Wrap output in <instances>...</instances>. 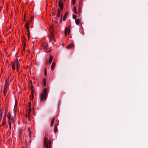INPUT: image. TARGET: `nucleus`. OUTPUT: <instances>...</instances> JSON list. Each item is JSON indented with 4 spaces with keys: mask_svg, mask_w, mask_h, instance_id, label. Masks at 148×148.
Wrapping results in <instances>:
<instances>
[{
    "mask_svg": "<svg viewBox=\"0 0 148 148\" xmlns=\"http://www.w3.org/2000/svg\"><path fill=\"white\" fill-rule=\"evenodd\" d=\"M48 90L46 88H45L43 90L42 93L41 94L40 97V101H42L44 100H45L47 98Z\"/></svg>",
    "mask_w": 148,
    "mask_h": 148,
    "instance_id": "f257e3e1",
    "label": "nucleus"
},
{
    "mask_svg": "<svg viewBox=\"0 0 148 148\" xmlns=\"http://www.w3.org/2000/svg\"><path fill=\"white\" fill-rule=\"evenodd\" d=\"M48 139L45 137L43 141V146L45 147V148H48Z\"/></svg>",
    "mask_w": 148,
    "mask_h": 148,
    "instance_id": "f03ea898",
    "label": "nucleus"
},
{
    "mask_svg": "<svg viewBox=\"0 0 148 148\" xmlns=\"http://www.w3.org/2000/svg\"><path fill=\"white\" fill-rule=\"evenodd\" d=\"M10 84L9 82V77L6 79L5 80V83L4 85V88H6L8 89L9 86Z\"/></svg>",
    "mask_w": 148,
    "mask_h": 148,
    "instance_id": "7ed1b4c3",
    "label": "nucleus"
},
{
    "mask_svg": "<svg viewBox=\"0 0 148 148\" xmlns=\"http://www.w3.org/2000/svg\"><path fill=\"white\" fill-rule=\"evenodd\" d=\"M58 5L60 7V10H62L63 9L64 5L63 3L61 1H58Z\"/></svg>",
    "mask_w": 148,
    "mask_h": 148,
    "instance_id": "20e7f679",
    "label": "nucleus"
},
{
    "mask_svg": "<svg viewBox=\"0 0 148 148\" xmlns=\"http://www.w3.org/2000/svg\"><path fill=\"white\" fill-rule=\"evenodd\" d=\"M50 41L51 42L52 41V40H54L55 39V36L50 31Z\"/></svg>",
    "mask_w": 148,
    "mask_h": 148,
    "instance_id": "39448f33",
    "label": "nucleus"
},
{
    "mask_svg": "<svg viewBox=\"0 0 148 148\" xmlns=\"http://www.w3.org/2000/svg\"><path fill=\"white\" fill-rule=\"evenodd\" d=\"M42 87L44 88L46 86V79L45 78H43L42 80Z\"/></svg>",
    "mask_w": 148,
    "mask_h": 148,
    "instance_id": "423d86ee",
    "label": "nucleus"
},
{
    "mask_svg": "<svg viewBox=\"0 0 148 148\" xmlns=\"http://www.w3.org/2000/svg\"><path fill=\"white\" fill-rule=\"evenodd\" d=\"M68 32V34H69L70 33V28H69V29L67 27H66L65 28V36H66L67 34V33Z\"/></svg>",
    "mask_w": 148,
    "mask_h": 148,
    "instance_id": "0eeeda50",
    "label": "nucleus"
},
{
    "mask_svg": "<svg viewBox=\"0 0 148 148\" xmlns=\"http://www.w3.org/2000/svg\"><path fill=\"white\" fill-rule=\"evenodd\" d=\"M42 43L43 44L42 47L43 48V49L45 50L47 47H48V44L47 43H44V42H42Z\"/></svg>",
    "mask_w": 148,
    "mask_h": 148,
    "instance_id": "6e6552de",
    "label": "nucleus"
},
{
    "mask_svg": "<svg viewBox=\"0 0 148 148\" xmlns=\"http://www.w3.org/2000/svg\"><path fill=\"white\" fill-rule=\"evenodd\" d=\"M68 14H69V12L68 11H67L65 12V13L64 14V16H63V21H64L65 20L67 17V16Z\"/></svg>",
    "mask_w": 148,
    "mask_h": 148,
    "instance_id": "1a4fd4ad",
    "label": "nucleus"
},
{
    "mask_svg": "<svg viewBox=\"0 0 148 148\" xmlns=\"http://www.w3.org/2000/svg\"><path fill=\"white\" fill-rule=\"evenodd\" d=\"M61 10L59 9L58 8L57 12H58L56 14V16L58 18L60 16V14L61 13Z\"/></svg>",
    "mask_w": 148,
    "mask_h": 148,
    "instance_id": "9d476101",
    "label": "nucleus"
},
{
    "mask_svg": "<svg viewBox=\"0 0 148 148\" xmlns=\"http://www.w3.org/2000/svg\"><path fill=\"white\" fill-rule=\"evenodd\" d=\"M19 137L20 139V140H21V141L22 140V139H23V134H22V132L21 131H20L19 132Z\"/></svg>",
    "mask_w": 148,
    "mask_h": 148,
    "instance_id": "9b49d317",
    "label": "nucleus"
},
{
    "mask_svg": "<svg viewBox=\"0 0 148 148\" xmlns=\"http://www.w3.org/2000/svg\"><path fill=\"white\" fill-rule=\"evenodd\" d=\"M56 64V63L54 62H53L51 66V69L52 70H54Z\"/></svg>",
    "mask_w": 148,
    "mask_h": 148,
    "instance_id": "f8f14e48",
    "label": "nucleus"
},
{
    "mask_svg": "<svg viewBox=\"0 0 148 148\" xmlns=\"http://www.w3.org/2000/svg\"><path fill=\"white\" fill-rule=\"evenodd\" d=\"M74 45L73 43H71L67 47V49H71L73 47Z\"/></svg>",
    "mask_w": 148,
    "mask_h": 148,
    "instance_id": "ddd939ff",
    "label": "nucleus"
},
{
    "mask_svg": "<svg viewBox=\"0 0 148 148\" xmlns=\"http://www.w3.org/2000/svg\"><path fill=\"white\" fill-rule=\"evenodd\" d=\"M6 118L5 117H4L2 121V125L4 126L6 124Z\"/></svg>",
    "mask_w": 148,
    "mask_h": 148,
    "instance_id": "4468645a",
    "label": "nucleus"
},
{
    "mask_svg": "<svg viewBox=\"0 0 148 148\" xmlns=\"http://www.w3.org/2000/svg\"><path fill=\"white\" fill-rule=\"evenodd\" d=\"M53 59V56L52 55H51L50 56L49 61H48V63H49L50 64L51 63V62Z\"/></svg>",
    "mask_w": 148,
    "mask_h": 148,
    "instance_id": "2eb2a0df",
    "label": "nucleus"
},
{
    "mask_svg": "<svg viewBox=\"0 0 148 148\" xmlns=\"http://www.w3.org/2000/svg\"><path fill=\"white\" fill-rule=\"evenodd\" d=\"M28 132H29V137L30 138L31 136V135H32V131L31 130L30 127H28Z\"/></svg>",
    "mask_w": 148,
    "mask_h": 148,
    "instance_id": "dca6fc26",
    "label": "nucleus"
},
{
    "mask_svg": "<svg viewBox=\"0 0 148 148\" xmlns=\"http://www.w3.org/2000/svg\"><path fill=\"white\" fill-rule=\"evenodd\" d=\"M80 20L79 18L76 19L75 20V22L77 25H79L80 23Z\"/></svg>",
    "mask_w": 148,
    "mask_h": 148,
    "instance_id": "f3484780",
    "label": "nucleus"
},
{
    "mask_svg": "<svg viewBox=\"0 0 148 148\" xmlns=\"http://www.w3.org/2000/svg\"><path fill=\"white\" fill-rule=\"evenodd\" d=\"M55 118H53L52 119V120H51V125H50L51 127H52L53 126V123H54V121L55 120Z\"/></svg>",
    "mask_w": 148,
    "mask_h": 148,
    "instance_id": "a211bd4d",
    "label": "nucleus"
},
{
    "mask_svg": "<svg viewBox=\"0 0 148 148\" xmlns=\"http://www.w3.org/2000/svg\"><path fill=\"white\" fill-rule=\"evenodd\" d=\"M7 88H4V89L3 90V93H4V96H5L6 95V94L7 93Z\"/></svg>",
    "mask_w": 148,
    "mask_h": 148,
    "instance_id": "6ab92c4d",
    "label": "nucleus"
},
{
    "mask_svg": "<svg viewBox=\"0 0 148 148\" xmlns=\"http://www.w3.org/2000/svg\"><path fill=\"white\" fill-rule=\"evenodd\" d=\"M12 68L14 71L15 70V65L14 64V62H12Z\"/></svg>",
    "mask_w": 148,
    "mask_h": 148,
    "instance_id": "aec40b11",
    "label": "nucleus"
},
{
    "mask_svg": "<svg viewBox=\"0 0 148 148\" xmlns=\"http://www.w3.org/2000/svg\"><path fill=\"white\" fill-rule=\"evenodd\" d=\"M14 64H15L16 65L17 64H19V61L18 60V59L17 58H16L15 60V61L14 62Z\"/></svg>",
    "mask_w": 148,
    "mask_h": 148,
    "instance_id": "412c9836",
    "label": "nucleus"
},
{
    "mask_svg": "<svg viewBox=\"0 0 148 148\" xmlns=\"http://www.w3.org/2000/svg\"><path fill=\"white\" fill-rule=\"evenodd\" d=\"M8 111V110L7 108H6L5 110L4 113V117H5L6 118V116L7 113Z\"/></svg>",
    "mask_w": 148,
    "mask_h": 148,
    "instance_id": "4be33fe9",
    "label": "nucleus"
},
{
    "mask_svg": "<svg viewBox=\"0 0 148 148\" xmlns=\"http://www.w3.org/2000/svg\"><path fill=\"white\" fill-rule=\"evenodd\" d=\"M7 118L8 119V120H11V114L10 112L8 114Z\"/></svg>",
    "mask_w": 148,
    "mask_h": 148,
    "instance_id": "5701e85b",
    "label": "nucleus"
},
{
    "mask_svg": "<svg viewBox=\"0 0 148 148\" xmlns=\"http://www.w3.org/2000/svg\"><path fill=\"white\" fill-rule=\"evenodd\" d=\"M54 132L55 133H56L57 132V131L58 130L57 127V126H55L54 127Z\"/></svg>",
    "mask_w": 148,
    "mask_h": 148,
    "instance_id": "b1692460",
    "label": "nucleus"
},
{
    "mask_svg": "<svg viewBox=\"0 0 148 148\" xmlns=\"http://www.w3.org/2000/svg\"><path fill=\"white\" fill-rule=\"evenodd\" d=\"M30 22H29V20H27L25 23V26H28Z\"/></svg>",
    "mask_w": 148,
    "mask_h": 148,
    "instance_id": "393cba45",
    "label": "nucleus"
},
{
    "mask_svg": "<svg viewBox=\"0 0 148 148\" xmlns=\"http://www.w3.org/2000/svg\"><path fill=\"white\" fill-rule=\"evenodd\" d=\"M73 11L76 14H77V12L76 10V7L75 6L73 8Z\"/></svg>",
    "mask_w": 148,
    "mask_h": 148,
    "instance_id": "a878e982",
    "label": "nucleus"
},
{
    "mask_svg": "<svg viewBox=\"0 0 148 148\" xmlns=\"http://www.w3.org/2000/svg\"><path fill=\"white\" fill-rule=\"evenodd\" d=\"M28 111H29V113L28 112V114L29 115V116H28V118L29 119V114L30 113V112L31 111V107H29V109H28Z\"/></svg>",
    "mask_w": 148,
    "mask_h": 148,
    "instance_id": "bb28decb",
    "label": "nucleus"
},
{
    "mask_svg": "<svg viewBox=\"0 0 148 148\" xmlns=\"http://www.w3.org/2000/svg\"><path fill=\"white\" fill-rule=\"evenodd\" d=\"M78 12L79 13H81V7L80 6V5H79L78 8Z\"/></svg>",
    "mask_w": 148,
    "mask_h": 148,
    "instance_id": "cd10ccee",
    "label": "nucleus"
},
{
    "mask_svg": "<svg viewBox=\"0 0 148 148\" xmlns=\"http://www.w3.org/2000/svg\"><path fill=\"white\" fill-rule=\"evenodd\" d=\"M48 146H51V141L50 140H49L48 141Z\"/></svg>",
    "mask_w": 148,
    "mask_h": 148,
    "instance_id": "c85d7f7f",
    "label": "nucleus"
},
{
    "mask_svg": "<svg viewBox=\"0 0 148 148\" xmlns=\"http://www.w3.org/2000/svg\"><path fill=\"white\" fill-rule=\"evenodd\" d=\"M44 74L46 76H47V69L46 68L44 70Z\"/></svg>",
    "mask_w": 148,
    "mask_h": 148,
    "instance_id": "c756f323",
    "label": "nucleus"
},
{
    "mask_svg": "<svg viewBox=\"0 0 148 148\" xmlns=\"http://www.w3.org/2000/svg\"><path fill=\"white\" fill-rule=\"evenodd\" d=\"M34 86L33 84L31 85V87L30 88H29V90H34Z\"/></svg>",
    "mask_w": 148,
    "mask_h": 148,
    "instance_id": "7c9ffc66",
    "label": "nucleus"
},
{
    "mask_svg": "<svg viewBox=\"0 0 148 148\" xmlns=\"http://www.w3.org/2000/svg\"><path fill=\"white\" fill-rule=\"evenodd\" d=\"M17 105V99H15V103L14 105V108H15V107H16Z\"/></svg>",
    "mask_w": 148,
    "mask_h": 148,
    "instance_id": "2f4dec72",
    "label": "nucleus"
},
{
    "mask_svg": "<svg viewBox=\"0 0 148 148\" xmlns=\"http://www.w3.org/2000/svg\"><path fill=\"white\" fill-rule=\"evenodd\" d=\"M30 96L31 97V98H30V99L31 101H32L34 99V95H31Z\"/></svg>",
    "mask_w": 148,
    "mask_h": 148,
    "instance_id": "473e14b6",
    "label": "nucleus"
},
{
    "mask_svg": "<svg viewBox=\"0 0 148 148\" xmlns=\"http://www.w3.org/2000/svg\"><path fill=\"white\" fill-rule=\"evenodd\" d=\"M22 43H23V45H24V46H26V43L23 40H22Z\"/></svg>",
    "mask_w": 148,
    "mask_h": 148,
    "instance_id": "72a5a7b5",
    "label": "nucleus"
},
{
    "mask_svg": "<svg viewBox=\"0 0 148 148\" xmlns=\"http://www.w3.org/2000/svg\"><path fill=\"white\" fill-rule=\"evenodd\" d=\"M77 18V16L76 15H73V18L74 19H76V18Z\"/></svg>",
    "mask_w": 148,
    "mask_h": 148,
    "instance_id": "f704fd0d",
    "label": "nucleus"
},
{
    "mask_svg": "<svg viewBox=\"0 0 148 148\" xmlns=\"http://www.w3.org/2000/svg\"><path fill=\"white\" fill-rule=\"evenodd\" d=\"M34 16H33V17H31V18H30V19L29 21V22H30V23H31L32 22V20L34 18Z\"/></svg>",
    "mask_w": 148,
    "mask_h": 148,
    "instance_id": "c9c22d12",
    "label": "nucleus"
},
{
    "mask_svg": "<svg viewBox=\"0 0 148 148\" xmlns=\"http://www.w3.org/2000/svg\"><path fill=\"white\" fill-rule=\"evenodd\" d=\"M31 102H29L28 103V107L29 108L31 107Z\"/></svg>",
    "mask_w": 148,
    "mask_h": 148,
    "instance_id": "e433bc0d",
    "label": "nucleus"
},
{
    "mask_svg": "<svg viewBox=\"0 0 148 148\" xmlns=\"http://www.w3.org/2000/svg\"><path fill=\"white\" fill-rule=\"evenodd\" d=\"M16 111H17L16 110V109H15V108H14V113L15 116H16Z\"/></svg>",
    "mask_w": 148,
    "mask_h": 148,
    "instance_id": "4c0bfd02",
    "label": "nucleus"
},
{
    "mask_svg": "<svg viewBox=\"0 0 148 148\" xmlns=\"http://www.w3.org/2000/svg\"><path fill=\"white\" fill-rule=\"evenodd\" d=\"M56 13L55 12H53L52 13V16H56Z\"/></svg>",
    "mask_w": 148,
    "mask_h": 148,
    "instance_id": "58836bf2",
    "label": "nucleus"
},
{
    "mask_svg": "<svg viewBox=\"0 0 148 148\" xmlns=\"http://www.w3.org/2000/svg\"><path fill=\"white\" fill-rule=\"evenodd\" d=\"M8 124L9 125V126H11V120H8Z\"/></svg>",
    "mask_w": 148,
    "mask_h": 148,
    "instance_id": "ea45409f",
    "label": "nucleus"
},
{
    "mask_svg": "<svg viewBox=\"0 0 148 148\" xmlns=\"http://www.w3.org/2000/svg\"><path fill=\"white\" fill-rule=\"evenodd\" d=\"M32 90V91H31V95H34V90Z\"/></svg>",
    "mask_w": 148,
    "mask_h": 148,
    "instance_id": "a19ab883",
    "label": "nucleus"
},
{
    "mask_svg": "<svg viewBox=\"0 0 148 148\" xmlns=\"http://www.w3.org/2000/svg\"><path fill=\"white\" fill-rule=\"evenodd\" d=\"M62 16L61 15L60 19V23H61L62 21Z\"/></svg>",
    "mask_w": 148,
    "mask_h": 148,
    "instance_id": "79ce46f5",
    "label": "nucleus"
},
{
    "mask_svg": "<svg viewBox=\"0 0 148 148\" xmlns=\"http://www.w3.org/2000/svg\"><path fill=\"white\" fill-rule=\"evenodd\" d=\"M16 68H19L20 67V64H18L16 65Z\"/></svg>",
    "mask_w": 148,
    "mask_h": 148,
    "instance_id": "37998d69",
    "label": "nucleus"
},
{
    "mask_svg": "<svg viewBox=\"0 0 148 148\" xmlns=\"http://www.w3.org/2000/svg\"><path fill=\"white\" fill-rule=\"evenodd\" d=\"M27 34L28 35H30V32L29 30H27Z\"/></svg>",
    "mask_w": 148,
    "mask_h": 148,
    "instance_id": "c03bdc74",
    "label": "nucleus"
},
{
    "mask_svg": "<svg viewBox=\"0 0 148 148\" xmlns=\"http://www.w3.org/2000/svg\"><path fill=\"white\" fill-rule=\"evenodd\" d=\"M28 40H29L30 38V35H28Z\"/></svg>",
    "mask_w": 148,
    "mask_h": 148,
    "instance_id": "a18cd8bd",
    "label": "nucleus"
},
{
    "mask_svg": "<svg viewBox=\"0 0 148 148\" xmlns=\"http://www.w3.org/2000/svg\"><path fill=\"white\" fill-rule=\"evenodd\" d=\"M52 51V49H50L48 51H46V53H49V52H51V51Z\"/></svg>",
    "mask_w": 148,
    "mask_h": 148,
    "instance_id": "49530a36",
    "label": "nucleus"
},
{
    "mask_svg": "<svg viewBox=\"0 0 148 148\" xmlns=\"http://www.w3.org/2000/svg\"><path fill=\"white\" fill-rule=\"evenodd\" d=\"M25 47H26V46H24L23 47V51H25Z\"/></svg>",
    "mask_w": 148,
    "mask_h": 148,
    "instance_id": "de8ad7c7",
    "label": "nucleus"
},
{
    "mask_svg": "<svg viewBox=\"0 0 148 148\" xmlns=\"http://www.w3.org/2000/svg\"><path fill=\"white\" fill-rule=\"evenodd\" d=\"M25 27L26 28V29H27V30H28L29 29V26H25Z\"/></svg>",
    "mask_w": 148,
    "mask_h": 148,
    "instance_id": "09e8293b",
    "label": "nucleus"
},
{
    "mask_svg": "<svg viewBox=\"0 0 148 148\" xmlns=\"http://www.w3.org/2000/svg\"><path fill=\"white\" fill-rule=\"evenodd\" d=\"M23 38L24 39V40H26V38H25L24 35H23Z\"/></svg>",
    "mask_w": 148,
    "mask_h": 148,
    "instance_id": "8fccbe9b",
    "label": "nucleus"
},
{
    "mask_svg": "<svg viewBox=\"0 0 148 148\" xmlns=\"http://www.w3.org/2000/svg\"><path fill=\"white\" fill-rule=\"evenodd\" d=\"M29 81H30L29 84H31V85H32V81L31 80H30Z\"/></svg>",
    "mask_w": 148,
    "mask_h": 148,
    "instance_id": "3c124183",
    "label": "nucleus"
},
{
    "mask_svg": "<svg viewBox=\"0 0 148 148\" xmlns=\"http://www.w3.org/2000/svg\"><path fill=\"white\" fill-rule=\"evenodd\" d=\"M75 2H72V4L73 5H75Z\"/></svg>",
    "mask_w": 148,
    "mask_h": 148,
    "instance_id": "603ef678",
    "label": "nucleus"
},
{
    "mask_svg": "<svg viewBox=\"0 0 148 148\" xmlns=\"http://www.w3.org/2000/svg\"><path fill=\"white\" fill-rule=\"evenodd\" d=\"M3 8L2 6H1L0 7V12H1V10H2V8Z\"/></svg>",
    "mask_w": 148,
    "mask_h": 148,
    "instance_id": "864d4df0",
    "label": "nucleus"
},
{
    "mask_svg": "<svg viewBox=\"0 0 148 148\" xmlns=\"http://www.w3.org/2000/svg\"><path fill=\"white\" fill-rule=\"evenodd\" d=\"M14 118H11V121L12 122L13 121V120L14 119Z\"/></svg>",
    "mask_w": 148,
    "mask_h": 148,
    "instance_id": "5fc2aeb1",
    "label": "nucleus"
},
{
    "mask_svg": "<svg viewBox=\"0 0 148 148\" xmlns=\"http://www.w3.org/2000/svg\"><path fill=\"white\" fill-rule=\"evenodd\" d=\"M26 21V18H24L23 20V22H25Z\"/></svg>",
    "mask_w": 148,
    "mask_h": 148,
    "instance_id": "6e6d98bb",
    "label": "nucleus"
},
{
    "mask_svg": "<svg viewBox=\"0 0 148 148\" xmlns=\"http://www.w3.org/2000/svg\"><path fill=\"white\" fill-rule=\"evenodd\" d=\"M53 40H54V42H56V40L55 38V39H54V40H52V41H53Z\"/></svg>",
    "mask_w": 148,
    "mask_h": 148,
    "instance_id": "4d7b16f0",
    "label": "nucleus"
},
{
    "mask_svg": "<svg viewBox=\"0 0 148 148\" xmlns=\"http://www.w3.org/2000/svg\"><path fill=\"white\" fill-rule=\"evenodd\" d=\"M23 18H25V14L24 15V16H23Z\"/></svg>",
    "mask_w": 148,
    "mask_h": 148,
    "instance_id": "13d9d810",
    "label": "nucleus"
},
{
    "mask_svg": "<svg viewBox=\"0 0 148 148\" xmlns=\"http://www.w3.org/2000/svg\"><path fill=\"white\" fill-rule=\"evenodd\" d=\"M45 52L46 53V51H47V49H45Z\"/></svg>",
    "mask_w": 148,
    "mask_h": 148,
    "instance_id": "bf43d9fd",
    "label": "nucleus"
},
{
    "mask_svg": "<svg viewBox=\"0 0 148 148\" xmlns=\"http://www.w3.org/2000/svg\"><path fill=\"white\" fill-rule=\"evenodd\" d=\"M4 51L6 53V49L5 48L4 49Z\"/></svg>",
    "mask_w": 148,
    "mask_h": 148,
    "instance_id": "052dcab7",
    "label": "nucleus"
},
{
    "mask_svg": "<svg viewBox=\"0 0 148 148\" xmlns=\"http://www.w3.org/2000/svg\"><path fill=\"white\" fill-rule=\"evenodd\" d=\"M72 2H75V0H72Z\"/></svg>",
    "mask_w": 148,
    "mask_h": 148,
    "instance_id": "680f3d73",
    "label": "nucleus"
},
{
    "mask_svg": "<svg viewBox=\"0 0 148 148\" xmlns=\"http://www.w3.org/2000/svg\"><path fill=\"white\" fill-rule=\"evenodd\" d=\"M16 70H17V72H18L19 70V68H16Z\"/></svg>",
    "mask_w": 148,
    "mask_h": 148,
    "instance_id": "e2e57ef3",
    "label": "nucleus"
},
{
    "mask_svg": "<svg viewBox=\"0 0 148 148\" xmlns=\"http://www.w3.org/2000/svg\"><path fill=\"white\" fill-rule=\"evenodd\" d=\"M29 141L30 143H31L32 142V140H29Z\"/></svg>",
    "mask_w": 148,
    "mask_h": 148,
    "instance_id": "0e129e2a",
    "label": "nucleus"
},
{
    "mask_svg": "<svg viewBox=\"0 0 148 148\" xmlns=\"http://www.w3.org/2000/svg\"><path fill=\"white\" fill-rule=\"evenodd\" d=\"M55 8H53L52 9V10H53V11H54V10L55 9Z\"/></svg>",
    "mask_w": 148,
    "mask_h": 148,
    "instance_id": "69168bd1",
    "label": "nucleus"
},
{
    "mask_svg": "<svg viewBox=\"0 0 148 148\" xmlns=\"http://www.w3.org/2000/svg\"><path fill=\"white\" fill-rule=\"evenodd\" d=\"M55 22L56 23H58V21H55Z\"/></svg>",
    "mask_w": 148,
    "mask_h": 148,
    "instance_id": "338daca9",
    "label": "nucleus"
},
{
    "mask_svg": "<svg viewBox=\"0 0 148 148\" xmlns=\"http://www.w3.org/2000/svg\"><path fill=\"white\" fill-rule=\"evenodd\" d=\"M28 135H26V138H27L28 137Z\"/></svg>",
    "mask_w": 148,
    "mask_h": 148,
    "instance_id": "774afa93",
    "label": "nucleus"
}]
</instances>
